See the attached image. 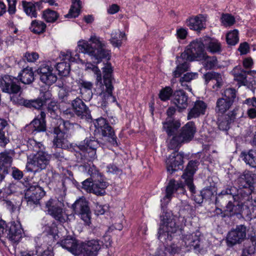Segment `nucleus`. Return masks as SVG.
<instances>
[{
	"label": "nucleus",
	"mask_w": 256,
	"mask_h": 256,
	"mask_svg": "<svg viewBox=\"0 0 256 256\" xmlns=\"http://www.w3.org/2000/svg\"><path fill=\"white\" fill-rule=\"evenodd\" d=\"M176 112V108L174 107H169L166 111L168 118L163 122L164 128L168 135L169 136H172L168 143V147L174 150L178 149L182 144L190 142L196 131L194 124L193 122H188L182 128L180 132L177 134L178 130L180 126V123L172 118Z\"/></svg>",
	"instance_id": "nucleus-1"
},
{
	"label": "nucleus",
	"mask_w": 256,
	"mask_h": 256,
	"mask_svg": "<svg viewBox=\"0 0 256 256\" xmlns=\"http://www.w3.org/2000/svg\"><path fill=\"white\" fill-rule=\"evenodd\" d=\"M78 47L80 52L88 54L96 64L100 63L103 59L109 60L110 58V51L106 48V42L94 34L90 36L88 42L80 40Z\"/></svg>",
	"instance_id": "nucleus-2"
},
{
	"label": "nucleus",
	"mask_w": 256,
	"mask_h": 256,
	"mask_svg": "<svg viewBox=\"0 0 256 256\" xmlns=\"http://www.w3.org/2000/svg\"><path fill=\"white\" fill-rule=\"evenodd\" d=\"M99 146L98 140L94 137L86 138L84 142L74 146L77 161H92L96 158V150Z\"/></svg>",
	"instance_id": "nucleus-3"
},
{
	"label": "nucleus",
	"mask_w": 256,
	"mask_h": 256,
	"mask_svg": "<svg viewBox=\"0 0 256 256\" xmlns=\"http://www.w3.org/2000/svg\"><path fill=\"white\" fill-rule=\"evenodd\" d=\"M57 124H58V126L54 127L53 130V133L55 135L53 140V144L56 148H64L68 146L64 130H68L71 127L80 128V126L77 124H70L68 121H65L61 118L57 120Z\"/></svg>",
	"instance_id": "nucleus-4"
},
{
	"label": "nucleus",
	"mask_w": 256,
	"mask_h": 256,
	"mask_svg": "<svg viewBox=\"0 0 256 256\" xmlns=\"http://www.w3.org/2000/svg\"><path fill=\"white\" fill-rule=\"evenodd\" d=\"M50 159L49 154L44 151H40L28 157L26 168L28 172H40L46 168Z\"/></svg>",
	"instance_id": "nucleus-5"
},
{
	"label": "nucleus",
	"mask_w": 256,
	"mask_h": 256,
	"mask_svg": "<svg viewBox=\"0 0 256 256\" xmlns=\"http://www.w3.org/2000/svg\"><path fill=\"white\" fill-rule=\"evenodd\" d=\"M161 218L158 238L163 243H168L172 240V234L176 232L178 227L175 220L166 214H162Z\"/></svg>",
	"instance_id": "nucleus-6"
},
{
	"label": "nucleus",
	"mask_w": 256,
	"mask_h": 256,
	"mask_svg": "<svg viewBox=\"0 0 256 256\" xmlns=\"http://www.w3.org/2000/svg\"><path fill=\"white\" fill-rule=\"evenodd\" d=\"M204 45L202 38L191 42L186 50L181 54L180 58H187L190 61L200 60L205 58Z\"/></svg>",
	"instance_id": "nucleus-7"
},
{
	"label": "nucleus",
	"mask_w": 256,
	"mask_h": 256,
	"mask_svg": "<svg viewBox=\"0 0 256 256\" xmlns=\"http://www.w3.org/2000/svg\"><path fill=\"white\" fill-rule=\"evenodd\" d=\"M94 124L96 131L104 140L108 141L113 146H118V143L114 132L105 118H100L96 120Z\"/></svg>",
	"instance_id": "nucleus-8"
},
{
	"label": "nucleus",
	"mask_w": 256,
	"mask_h": 256,
	"mask_svg": "<svg viewBox=\"0 0 256 256\" xmlns=\"http://www.w3.org/2000/svg\"><path fill=\"white\" fill-rule=\"evenodd\" d=\"M45 208L48 214L57 222L64 224L68 220V216L58 200L50 198L46 202Z\"/></svg>",
	"instance_id": "nucleus-9"
},
{
	"label": "nucleus",
	"mask_w": 256,
	"mask_h": 256,
	"mask_svg": "<svg viewBox=\"0 0 256 256\" xmlns=\"http://www.w3.org/2000/svg\"><path fill=\"white\" fill-rule=\"evenodd\" d=\"M236 96V90L234 88L226 89L222 94V97L218 98L216 101V112L223 114L228 110L233 104Z\"/></svg>",
	"instance_id": "nucleus-10"
},
{
	"label": "nucleus",
	"mask_w": 256,
	"mask_h": 256,
	"mask_svg": "<svg viewBox=\"0 0 256 256\" xmlns=\"http://www.w3.org/2000/svg\"><path fill=\"white\" fill-rule=\"evenodd\" d=\"M88 173L94 179L92 193L97 196L104 195L106 194L105 190L108 187V184L104 181L102 174L94 165L89 166Z\"/></svg>",
	"instance_id": "nucleus-11"
},
{
	"label": "nucleus",
	"mask_w": 256,
	"mask_h": 256,
	"mask_svg": "<svg viewBox=\"0 0 256 256\" xmlns=\"http://www.w3.org/2000/svg\"><path fill=\"white\" fill-rule=\"evenodd\" d=\"M45 194L43 188L38 184L30 186L24 195L27 206L30 209L34 208L40 204V200L44 196Z\"/></svg>",
	"instance_id": "nucleus-12"
},
{
	"label": "nucleus",
	"mask_w": 256,
	"mask_h": 256,
	"mask_svg": "<svg viewBox=\"0 0 256 256\" xmlns=\"http://www.w3.org/2000/svg\"><path fill=\"white\" fill-rule=\"evenodd\" d=\"M0 88L2 92L10 94H18L21 90L18 78L8 74H5L0 78Z\"/></svg>",
	"instance_id": "nucleus-13"
},
{
	"label": "nucleus",
	"mask_w": 256,
	"mask_h": 256,
	"mask_svg": "<svg viewBox=\"0 0 256 256\" xmlns=\"http://www.w3.org/2000/svg\"><path fill=\"white\" fill-rule=\"evenodd\" d=\"M75 214L79 216L87 225L90 223V212L88 202L84 198H80L72 205Z\"/></svg>",
	"instance_id": "nucleus-14"
},
{
	"label": "nucleus",
	"mask_w": 256,
	"mask_h": 256,
	"mask_svg": "<svg viewBox=\"0 0 256 256\" xmlns=\"http://www.w3.org/2000/svg\"><path fill=\"white\" fill-rule=\"evenodd\" d=\"M246 228L244 225L237 226L228 234L226 243L228 246H232L241 243L246 238Z\"/></svg>",
	"instance_id": "nucleus-15"
},
{
	"label": "nucleus",
	"mask_w": 256,
	"mask_h": 256,
	"mask_svg": "<svg viewBox=\"0 0 256 256\" xmlns=\"http://www.w3.org/2000/svg\"><path fill=\"white\" fill-rule=\"evenodd\" d=\"M255 174L249 170H245L240 174L236 180V184L240 189L254 190V176Z\"/></svg>",
	"instance_id": "nucleus-16"
},
{
	"label": "nucleus",
	"mask_w": 256,
	"mask_h": 256,
	"mask_svg": "<svg viewBox=\"0 0 256 256\" xmlns=\"http://www.w3.org/2000/svg\"><path fill=\"white\" fill-rule=\"evenodd\" d=\"M188 100L186 92L180 90L174 92L171 102L176 107L178 112H181L188 106Z\"/></svg>",
	"instance_id": "nucleus-17"
},
{
	"label": "nucleus",
	"mask_w": 256,
	"mask_h": 256,
	"mask_svg": "<svg viewBox=\"0 0 256 256\" xmlns=\"http://www.w3.org/2000/svg\"><path fill=\"white\" fill-rule=\"evenodd\" d=\"M22 229L19 224H16L14 222L11 223L9 226H8L4 232V236L12 242H17L20 240L22 238Z\"/></svg>",
	"instance_id": "nucleus-18"
},
{
	"label": "nucleus",
	"mask_w": 256,
	"mask_h": 256,
	"mask_svg": "<svg viewBox=\"0 0 256 256\" xmlns=\"http://www.w3.org/2000/svg\"><path fill=\"white\" fill-rule=\"evenodd\" d=\"M72 106L76 114L82 119H92L88 108L80 98H76L72 102Z\"/></svg>",
	"instance_id": "nucleus-19"
},
{
	"label": "nucleus",
	"mask_w": 256,
	"mask_h": 256,
	"mask_svg": "<svg viewBox=\"0 0 256 256\" xmlns=\"http://www.w3.org/2000/svg\"><path fill=\"white\" fill-rule=\"evenodd\" d=\"M184 154L175 152L169 156L166 162L168 172L172 174L174 172L180 170V168L183 164Z\"/></svg>",
	"instance_id": "nucleus-20"
},
{
	"label": "nucleus",
	"mask_w": 256,
	"mask_h": 256,
	"mask_svg": "<svg viewBox=\"0 0 256 256\" xmlns=\"http://www.w3.org/2000/svg\"><path fill=\"white\" fill-rule=\"evenodd\" d=\"M82 254L84 256H96L100 249L102 242L98 240H92L80 243Z\"/></svg>",
	"instance_id": "nucleus-21"
},
{
	"label": "nucleus",
	"mask_w": 256,
	"mask_h": 256,
	"mask_svg": "<svg viewBox=\"0 0 256 256\" xmlns=\"http://www.w3.org/2000/svg\"><path fill=\"white\" fill-rule=\"evenodd\" d=\"M103 73L104 84L106 86V92L108 96H112L114 87L112 85V74L113 72L110 63L107 62L102 68Z\"/></svg>",
	"instance_id": "nucleus-22"
},
{
	"label": "nucleus",
	"mask_w": 256,
	"mask_h": 256,
	"mask_svg": "<svg viewBox=\"0 0 256 256\" xmlns=\"http://www.w3.org/2000/svg\"><path fill=\"white\" fill-rule=\"evenodd\" d=\"M182 242L184 246L190 250L193 249L196 252H200L202 248L200 238L195 233L188 234L182 236Z\"/></svg>",
	"instance_id": "nucleus-23"
},
{
	"label": "nucleus",
	"mask_w": 256,
	"mask_h": 256,
	"mask_svg": "<svg viewBox=\"0 0 256 256\" xmlns=\"http://www.w3.org/2000/svg\"><path fill=\"white\" fill-rule=\"evenodd\" d=\"M237 108H234L227 114H222L218 117V124L220 130H228L230 128V125L236 118Z\"/></svg>",
	"instance_id": "nucleus-24"
},
{
	"label": "nucleus",
	"mask_w": 256,
	"mask_h": 256,
	"mask_svg": "<svg viewBox=\"0 0 256 256\" xmlns=\"http://www.w3.org/2000/svg\"><path fill=\"white\" fill-rule=\"evenodd\" d=\"M60 244L62 248L67 250L75 256H80L82 254L81 244L75 239L66 238L62 240Z\"/></svg>",
	"instance_id": "nucleus-25"
},
{
	"label": "nucleus",
	"mask_w": 256,
	"mask_h": 256,
	"mask_svg": "<svg viewBox=\"0 0 256 256\" xmlns=\"http://www.w3.org/2000/svg\"><path fill=\"white\" fill-rule=\"evenodd\" d=\"M46 114L41 111L40 114L35 118L26 128H32V133L44 132L46 130Z\"/></svg>",
	"instance_id": "nucleus-26"
},
{
	"label": "nucleus",
	"mask_w": 256,
	"mask_h": 256,
	"mask_svg": "<svg viewBox=\"0 0 256 256\" xmlns=\"http://www.w3.org/2000/svg\"><path fill=\"white\" fill-rule=\"evenodd\" d=\"M207 104L202 100H196L188 112L187 118L190 120L204 115L207 109Z\"/></svg>",
	"instance_id": "nucleus-27"
},
{
	"label": "nucleus",
	"mask_w": 256,
	"mask_h": 256,
	"mask_svg": "<svg viewBox=\"0 0 256 256\" xmlns=\"http://www.w3.org/2000/svg\"><path fill=\"white\" fill-rule=\"evenodd\" d=\"M205 48L212 54H220L222 52L220 42L216 39L209 36L202 38Z\"/></svg>",
	"instance_id": "nucleus-28"
},
{
	"label": "nucleus",
	"mask_w": 256,
	"mask_h": 256,
	"mask_svg": "<svg viewBox=\"0 0 256 256\" xmlns=\"http://www.w3.org/2000/svg\"><path fill=\"white\" fill-rule=\"evenodd\" d=\"M242 207L238 203L234 204L231 201H229L228 204L226 206V209L224 212L220 208L216 209V213L220 214L222 218L226 216H232L236 214H240L242 209Z\"/></svg>",
	"instance_id": "nucleus-29"
},
{
	"label": "nucleus",
	"mask_w": 256,
	"mask_h": 256,
	"mask_svg": "<svg viewBox=\"0 0 256 256\" xmlns=\"http://www.w3.org/2000/svg\"><path fill=\"white\" fill-rule=\"evenodd\" d=\"M186 24L190 30L200 32L204 28L205 20L202 14H199L188 18Z\"/></svg>",
	"instance_id": "nucleus-30"
},
{
	"label": "nucleus",
	"mask_w": 256,
	"mask_h": 256,
	"mask_svg": "<svg viewBox=\"0 0 256 256\" xmlns=\"http://www.w3.org/2000/svg\"><path fill=\"white\" fill-rule=\"evenodd\" d=\"M240 189L236 194H233L232 198L234 202H236L242 208L246 202L252 199V194L254 190Z\"/></svg>",
	"instance_id": "nucleus-31"
},
{
	"label": "nucleus",
	"mask_w": 256,
	"mask_h": 256,
	"mask_svg": "<svg viewBox=\"0 0 256 256\" xmlns=\"http://www.w3.org/2000/svg\"><path fill=\"white\" fill-rule=\"evenodd\" d=\"M181 188V184H176L174 180H170L166 188V194L161 200L162 206L166 205L170 200L174 192Z\"/></svg>",
	"instance_id": "nucleus-32"
},
{
	"label": "nucleus",
	"mask_w": 256,
	"mask_h": 256,
	"mask_svg": "<svg viewBox=\"0 0 256 256\" xmlns=\"http://www.w3.org/2000/svg\"><path fill=\"white\" fill-rule=\"evenodd\" d=\"M232 72L234 76V80L238 82L240 85L246 86L248 84L247 70H243L240 66H236Z\"/></svg>",
	"instance_id": "nucleus-33"
},
{
	"label": "nucleus",
	"mask_w": 256,
	"mask_h": 256,
	"mask_svg": "<svg viewBox=\"0 0 256 256\" xmlns=\"http://www.w3.org/2000/svg\"><path fill=\"white\" fill-rule=\"evenodd\" d=\"M181 55L177 57L176 64L177 66L174 71L173 72V76L175 78H178L184 72L188 70L190 65L188 62H190L187 58H180Z\"/></svg>",
	"instance_id": "nucleus-34"
},
{
	"label": "nucleus",
	"mask_w": 256,
	"mask_h": 256,
	"mask_svg": "<svg viewBox=\"0 0 256 256\" xmlns=\"http://www.w3.org/2000/svg\"><path fill=\"white\" fill-rule=\"evenodd\" d=\"M256 251V240L254 238H252L244 243L241 256H254Z\"/></svg>",
	"instance_id": "nucleus-35"
},
{
	"label": "nucleus",
	"mask_w": 256,
	"mask_h": 256,
	"mask_svg": "<svg viewBox=\"0 0 256 256\" xmlns=\"http://www.w3.org/2000/svg\"><path fill=\"white\" fill-rule=\"evenodd\" d=\"M240 156L247 164L256 168V150H250L248 152H242Z\"/></svg>",
	"instance_id": "nucleus-36"
},
{
	"label": "nucleus",
	"mask_w": 256,
	"mask_h": 256,
	"mask_svg": "<svg viewBox=\"0 0 256 256\" xmlns=\"http://www.w3.org/2000/svg\"><path fill=\"white\" fill-rule=\"evenodd\" d=\"M18 76L21 82L24 84H30L34 80V74L31 68L23 69Z\"/></svg>",
	"instance_id": "nucleus-37"
},
{
	"label": "nucleus",
	"mask_w": 256,
	"mask_h": 256,
	"mask_svg": "<svg viewBox=\"0 0 256 256\" xmlns=\"http://www.w3.org/2000/svg\"><path fill=\"white\" fill-rule=\"evenodd\" d=\"M198 165V162L197 160H190L188 163L184 172L182 175L183 179H188L190 181L193 178L194 174L196 172Z\"/></svg>",
	"instance_id": "nucleus-38"
},
{
	"label": "nucleus",
	"mask_w": 256,
	"mask_h": 256,
	"mask_svg": "<svg viewBox=\"0 0 256 256\" xmlns=\"http://www.w3.org/2000/svg\"><path fill=\"white\" fill-rule=\"evenodd\" d=\"M46 25L42 21L38 20H34L31 22L30 29L34 34H40L46 31Z\"/></svg>",
	"instance_id": "nucleus-39"
},
{
	"label": "nucleus",
	"mask_w": 256,
	"mask_h": 256,
	"mask_svg": "<svg viewBox=\"0 0 256 256\" xmlns=\"http://www.w3.org/2000/svg\"><path fill=\"white\" fill-rule=\"evenodd\" d=\"M72 4L68 13L65 16L66 18H72L78 16L80 13L81 4L80 0H72Z\"/></svg>",
	"instance_id": "nucleus-40"
},
{
	"label": "nucleus",
	"mask_w": 256,
	"mask_h": 256,
	"mask_svg": "<svg viewBox=\"0 0 256 256\" xmlns=\"http://www.w3.org/2000/svg\"><path fill=\"white\" fill-rule=\"evenodd\" d=\"M85 70H90L96 75V84L102 86V74L100 68L90 62H86L85 64Z\"/></svg>",
	"instance_id": "nucleus-41"
},
{
	"label": "nucleus",
	"mask_w": 256,
	"mask_h": 256,
	"mask_svg": "<svg viewBox=\"0 0 256 256\" xmlns=\"http://www.w3.org/2000/svg\"><path fill=\"white\" fill-rule=\"evenodd\" d=\"M205 81L206 83L212 80L216 81V86L217 87H220L222 84V78L221 74L219 73L214 72H210L206 73L204 76Z\"/></svg>",
	"instance_id": "nucleus-42"
},
{
	"label": "nucleus",
	"mask_w": 256,
	"mask_h": 256,
	"mask_svg": "<svg viewBox=\"0 0 256 256\" xmlns=\"http://www.w3.org/2000/svg\"><path fill=\"white\" fill-rule=\"evenodd\" d=\"M22 6L23 9L26 14L32 18H36L37 16V12L36 9V5L31 2H27L26 1L22 2Z\"/></svg>",
	"instance_id": "nucleus-43"
},
{
	"label": "nucleus",
	"mask_w": 256,
	"mask_h": 256,
	"mask_svg": "<svg viewBox=\"0 0 256 256\" xmlns=\"http://www.w3.org/2000/svg\"><path fill=\"white\" fill-rule=\"evenodd\" d=\"M58 17L59 14L56 12L49 8L44 10L42 13V18L47 22H54Z\"/></svg>",
	"instance_id": "nucleus-44"
},
{
	"label": "nucleus",
	"mask_w": 256,
	"mask_h": 256,
	"mask_svg": "<svg viewBox=\"0 0 256 256\" xmlns=\"http://www.w3.org/2000/svg\"><path fill=\"white\" fill-rule=\"evenodd\" d=\"M198 76V74L197 72H187L180 78V82L182 86H186V89L191 91L192 88L188 85L185 84L184 82H190L191 80L196 78Z\"/></svg>",
	"instance_id": "nucleus-45"
},
{
	"label": "nucleus",
	"mask_w": 256,
	"mask_h": 256,
	"mask_svg": "<svg viewBox=\"0 0 256 256\" xmlns=\"http://www.w3.org/2000/svg\"><path fill=\"white\" fill-rule=\"evenodd\" d=\"M12 161V157L8 152H4L0 153V168L4 170V172L7 170H6V165L10 164Z\"/></svg>",
	"instance_id": "nucleus-46"
},
{
	"label": "nucleus",
	"mask_w": 256,
	"mask_h": 256,
	"mask_svg": "<svg viewBox=\"0 0 256 256\" xmlns=\"http://www.w3.org/2000/svg\"><path fill=\"white\" fill-rule=\"evenodd\" d=\"M28 148L29 150L38 153L40 151H44V145L40 142H37L34 139H29L27 142Z\"/></svg>",
	"instance_id": "nucleus-47"
},
{
	"label": "nucleus",
	"mask_w": 256,
	"mask_h": 256,
	"mask_svg": "<svg viewBox=\"0 0 256 256\" xmlns=\"http://www.w3.org/2000/svg\"><path fill=\"white\" fill-rule=\"evenodd\" d=\"M56 69L60 76H66L70 72V63L67 62H58L56 66Z\"/></svg>",
	"instance_id": "nucleus-48"
},
{
	"label": "nucleus",
	"mask_w": 256,
	"mask_h": 256,
	"mask_svg": "<svg viewBox=\"0 0 256 256\" xmlns=\"http://www.w3.org/2000/svg\"><path fill=\"white\" fill-rule=\"evenodd\" d=\"M40 80L47 85H52L57 80V76L51 71L44 75L41 76Z\"/></svg>",
	"instance_id": "nucleus-49"
},
{
	"label": "nucleus",
	"mask_w": 256,
	"mask_h": 256,
	"mask_svg": "<svg viewBox=\"0 0 256 256\" xmlns=\"http://www.w3.org/2000/svg\"><path fill=\"white\" fill-rule=\"evenodd\" d=\"M238 30H234L228 32L226 36L227 44L229 45L234 46L238 42Z\"/></svg>",
	"instance_id": "nucleus-50"
},
{
	"label": "nucleus",
	"mask_w": 256,
	"mask_h": 256,
	"mask_svg": "<svg viewBox=\"0 0 256 256\" xmlns=\"http://www.w3.org/2000/svg\"><path fill=\"white\" fill-rule=\"evenodd\" d=\"M192 206L188 204H186L184 207L180 210V216L182 217L186 222V218L192 216Z\"/></svg>",
	"instance_id": "nucleus-51"
},
{
	"label": "nucleus",
	"mask_w": 256,
	"mask_h": 256,
	"mask_svg": "<svg viewBox=\"0 0 256 256\" xmlns=\"http://www.w3.org/2000/svg\"><path fill=\"white\" fill-rule=\"evenodd\" d=\"M204 66L207 70H210L214 68L218 64V60L215 56H205Z\"/></svg>",
	"instance_id": "nucleus-52"
},
{
	"label": "nucleus",
	"mask_w": 256,
	"mask_h": 256,
	"mask_svg": "<svg viewBox=\"0 0 256 256\" xmlns=\"http://www.w3.org/2000/svg\"><path fill=\"white\" fill-rule=\"evenodd\" d=\"M32 254V256H31V254H28L25 256H52L51 252L42 246H36Z\"/></svg>",
	"instance_id": "nucleus-53"
},
{
	"label": "nucleus",
	"mask_w": 256,
	"mask_h": 256,
	"mask_svg": "<svg viewBox=\"0 0 256 256\" xmlns=\"http://www.w3.org/2000/svg\"><path fill=\"white\" fill-rule=\"evenodd\" d=\"M172 90L170 86H166L162 89L159 93V98L162 101H166L172 96Z\"/></svg>",
	"instance_id": "nucleus-54"
},
{
	"label": "nucleus",
	"mask_w": 256,
	"mask_h": 256,
	"mask_svg": "<svg viewBox=\"0 0 256 256\" xmlns=\"http://www.w3.org/2000/svg\"><path fill=\"white\" fill-rule=\"evenodd\" d=\"M47 110L50 117L55 118L58 116V106L54 101H51L48 106Z\"/></svg>",
	"instance_id": "nucleus-55"
},
{
	"label": "nucleus",
	"mask_w": 256,
	"mask_h": 256,
	"mask_svg": "<svg viewBox=\"0 0 256 256\" xmlns=\"http://www.w3.org/2000/svg\"><path fill=\"white\" fill-rule=\"evenodd\" d=\"M236 190V188L230 186L229 188L222 190L218 194V197H216V202H217L218 199L222 198L223 196L229 197L232 196L233 194H235Z\"/></svg>",
	"instance_id": "nucleus-56"
},
{
	"label": "nucleus",
	"mask_w": 256,
	"mask_h": 256,
	"mask_svg": "<svg viewBox=\"0 0 256 256\" xmlns=\"http://www.w3.org/2000/svg\"><path fill=\"white\" fill-rule=\"evenodd\" d=\"M215 191V186H210L204 188L202 190H201V194L204 197V199L208 200L210 199L212 196H214Z\"/></svg>",
	"instance_id": "nucleus-57"
},
{
	"label": "nucleus",
	"mask_w": 256,
	"mask_h": 256,
	"mask_svg": "<svg viewBox=\"0 0 256 256\" xmlns=\"http://www.w3.org/2000/svg\"><path fill=\"white\" fill-rule=\"evenodd\" d=\"M222 22L225 26H230L235 22L234 18L230 14H223L221 18Z\"/></svg>",
	"instance_id": "nucleus-58"
},
{
	"label": "nucleus",
	"mask_w": 256,
	"mask_h": 256,
	"mask_svg": "<svg viewBox=\"0 0 256 256\" xmlns=\"http://www.w3.org/2000/svg\"><path fill=\"white\" fill-rule=\"evenodd\" d=\"M94 186V179L90 176L87 178L82 183V188L87 192L92 193Z\"/></svg>",
	"instance_id": "nucleus-59"
},
{
	"label": "nucleus",
	"mask_w": 256,
	"mask_h": 256,
	"mask_svg": "<svg viewBox=\"0 0 256 256\" xmlns=\"http://www.w3.org/2000/svg\"><path fill=\"white\" fill-rule=\"evenodd\" d=\"M78 84L81 93H82V90L84 89L86 90L90 91V92L92 94L91 90L93 86V84L92 82L82 80H79Z\"/></svg>",
	"instance_id": "nucleus-60"
},
{
	"label": "nucleus",
	"mask_w": 256,
	"mask_h": 256,
	"mask_svg": "<svg viewBox=\"0 0 256 256\" xmlns=\"http://www.w3.org/2000/svg\"><path fill=\"white\" fill-rule=\"evenodd\" d=\"M52 70L53 68L52 66L47 64H44L40 65V68L38 69L37 72L40 76H41L44 75L45 74L52 71Z\"/></svg>",
	"instance_id": "nucleus-61"
},
{
	"label": "nucleus",
	"mask_w": 256,
	"mask_h": 256,
	"mask_svg": "<svg viewBox=\"0 0 256 256\" xmlns=\"http://www.w3.org/2000/svg\"><path fill=\"white\" fill-rule=\"evenodd\" d=\"M114 34H112L113 36ZM125 36V34L120 32H118V37H115L112 36L110 40L112 44L115 47H119L122 44L121 38H122Z\"/></svg>",
	"instance_id": "nucleus-62"
},
{
	"label": "nucleus",
	"mask_w": 256,
	"mask_h": 256,
	"mask_svg": "<svg viewBox=\"0 0 256 256\" xmlns=\"http://www.w3.org/2000/svg\"><path fill=\"white\" fill-rule=\"evenodd\" d=\"M10 142L8 134L4 130H0V146L4 147Z\"/></svg>",
	"instance_id": "nucleus-63"
},
{
	"label": "nucleus",
	"mask_w": 256,
	"mask_h": 256,
	"mask_svg": "<svg viewBox=\"0 0 256 256\" xmlns=\"http://www.w3.org/2000/svg\"><path fill=\"white\" fill-rule=\"evenodd\" d=\"M108 206L106 205H102L96 202L95 204L94 212L97 215L103 214L108 210Z\"/></svg>",
	"instance_id": "nucleus-64"
}]
</instances>
